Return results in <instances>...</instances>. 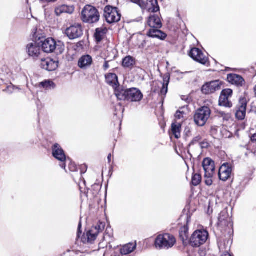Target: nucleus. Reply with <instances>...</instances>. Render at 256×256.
<instances>
[{
    "instance_id": "obj_1",
    "label": "nucleus",
    "mask_w": 256,
    "mask_h": 256,
    "mask_svg": "<svg viewBox=\"0 0 256 256\" xmlns=\"http://www.w3.org/2000/svg\"><path fill=\"white\" fill-rule=\"evenodd\" d=\"M116 96L118 100L130 102H139L143 98V94L139 89L127 88L122 86L116 90Z\"/></svg>"
},
{
    "instance_id": "obj_2",
    "label": "nucleus",
    "mask_w": 256,
    "mask_h": 256,
    "mask_svg": "<svg viewBox=\"0 0 256 256\" xmlns=\"http://www.w3.org/2000/svg\"><path fill=\"white\" fill-rule=\"evenodd\" d=\"M80 18L84 23L94 24L99 21L100 14L96 8L87 4L82 10Z\"/></svg>"
},
{
    "instance_id": "obj_3",
    "label": "nucleus",
    "mask_w": 256,
    "mask_h": 256,
    "mask_svg": "<svg viewBox=\"0 0 256 256\" xmlns=\"http://www.w3.org/2000/svg\"><path fill=\"white\" fill-rule=\"evenodd\" d=\"M175 236L168 233L158 234L154 240V245L158 250H168L176 244Z\"/></svg>"
},
{
    "instance_id": "obj_4",
    "label": "nucleus",
    "mask_w": 256,
    "mask_h": 256,
    "mask_svg": "<svg viewBox=\"0 0 256 256\" xmlns=\"http://www.w3.org/2000/svg\"><path fill=\"white\" fill-rule=\"evenodd\" d=\"M211 110L208 106H203L196 110L194 116L195 124L198 126H204L211 114Z\"/></svg>"
},
{
    "instance_id": "obj_5",
    "label": "nucleus",
    "mask_w": 256,
    "mask_h": 256,
    "mask_svg": "<svg viewBox=\"0 0 256 256\" xmlns=\"http://www.w3.org/2000/svg\"><path fill=\"white\" fill-rule=\"evenodd\" d=\"M63 32L68 39L74 40L82 37L84 34V28L80 23L74 22L68 26Z\"/></svg>"
},
{
    "instance_id": "obj_6",
    "label": "nucleus",
    "mask_w": 256,
    "mask_h": 256,
    "mask_svg": "<svg viewBox=\"0 0 256 256\" xmlns=\"http://www.w3.org/2000/svg\"><path fill=\"white\" fill-rule=\"evenodd\" d=\"M208 236L209 234L206 230H196L190 238V244L194 248L200 247L206 242Z\"/></svg>"
},
{
    "instance_id": "obj_7",
    "label": "nucleus",
    "mask_w": 256,
    "mask_h": 256,
    "mask_svg": "<svg viewBox=\"0 0 256 256\" xmlns=\"http://www.w3.org/2000/svg\"><path fill=\"white\" fill-rule=\"evenodd\" d=\"M248 102V100L246 96H242L240 97L238 104L234 110L236 119L242 120L245 118Z\"/></svg>"
},
{
    "instance_id": "obj_8",
    "label": "nucleus",
    "mask_w": 256,
    "mask_h": 256,
    "mask_svg": "<svg viewBox=\"0 0 256 256\" xmlns=\"http://www.w3.org/2000/svg\"><path fill=\"white\" fill-rule=\"evenodd\" d=\"M104 16L108 24L118 22L121 18V14L116 7L106 6L104 8Z\"/></svg>"
},
{
    "instance_id": "obj_9",
    "label": "nucleus",
    "mask_w": 256,
    "mask_h": 256,
    "mask_svg": "<svg viewBox=\"0 0 256 256\" xmlns=\"http://www.w3.org/2000/svg\"><path fill=\"white\" fill-rule=\"evenodd\" d=\"M188 56L194 61L206 66L210 65L208 56H206L200 48H192L188 53Z\"/></svg>"
},
{
    "instance_id": "obj_10",
    "label": "nucleus",
    "mask_w": 256,
    "mask_h": 256,
    "mask_svg": "<svg viewBox=\"0 0 256 256\" xmlns=\"http://www.w3.org/2000/svg\"><path fill=\"white\" fill-rule=\"evenodd\" d=\"M52 156L61 162L60 166L66 171V157L64 150L59 144L56 143L52 146Z\"/></svg>"
},
{
    "instance_id": "obj_11",
    "label": "nucleus",
    "mask_w": 256,
    "mask_h": 256,
    "mask_svg": "<svg viewBox=\"0 0 256 256\" xmlns=\"http://www.w3.org/2000/svg\"><path fill=\"white\" fill-rule=\"evenodd\" d=\"M223 82L220 80H212L206 82L202 87V93L206 95L214 94L216 92L221 89Z\"/></svg>"
},
{
    "instance_id": "obj_12",
    "label": "nucleus",
    "mask_w": 256,
    "mask_h": 256,
    "mask_svg": "<svg viewBox=\"0 0 256 256\" xmlns=\"http://www.w3.org/2000/svg\"><path fill=\"white\" fill-rule=\"evenodd\" d=\"M233 94V90L230 88L223 90L220 96L218 104L220 106L230 108L232 106V103L230 100Z\"/></svg>"
},
{
    "instance_id": "obj_13",
    "label": "nucleus",
    "mask_w": 256,
    "mask_h": 256,
    "mask_svg": "<svg viewBox=\"0 0 256 256\" xmlns=\"http://www.w3.org/2000/svg\"><path fill=\"white\" fill-rule=\"evenodd\" d=\"M58 66V62L47 58H42L40 62V67L48 71L55 70Z\"/></svg>"
},
{
    "instance_id": "obj_14",
    "label": "nucleus",
    "mask_w": 256,
    "mask_h": 256,
    "mask_svg": "<svg viewBox=\"0 0 256 256\" xmlns=\"http://www.w3.org/2000/svg\"><path fill=\"white\" fill-rule=\"evenodd\" d=\"M226 80L229 83L238 88L242 87L246 85L244 79L241 76L238 74H228Z\"/></svg>"
},
{
    "instance_id": "obj_15",
    "label": "nucleus",
    "mask_w": 256,
    "mask_h": 256,
    "mask_svg": "<svg viewBox=\"0 0 256 256\" xmlns=\"http://www.w3.org/2000/svg\"><path fill=\"white\" fill-rule=\"evenodd\" d=\"M41 44L42 50L48 54L53 52L56 48V42L52 38H45Z\"/></svg>"
},
{
    "instance_id": "obj_16",
    "label": "nucleus",
    "mask_w": 256,
    "mask_h": 256,
    "mask_svg": "<svg viewBox=\"0 0 256 256\" xmlns=\"http://www.w3.org/2000/svg\"><path fill=\"white\" fill-rule=\"evenodd\" d=\"M232 172V166L228 163L224 164L220 168L218 172L219 178L225 182L230 178Z\"/></svg>"
},
{
    "instance_id": "obj_17",
    "label": "nucleus",
    "mask_w": 256,
    "mask_h": 256,
    "mask_svg": "<svg viewBox=\"0 0 256 256\" xmlns=\"http://www.w3.org/2000/svg\"><path fill=\"white\" fill-rule=\"evenodd\" d=\"M160 28H150L146 33L147 36L151 38H156L164 40L167 37V34L160 30Z\"/></svg>"
},
{
    "instance_id": "obj_18",
    "label": "nucleus",
    "mask_w": 256,
    "mask_h": 256,
    "mask_svg": "<svg viewBox=\"0 0 256 256\" xmlns=\"http://www.w3.org/2000/svg\"><path fill=\"white\" fill-rule=\"evenodd\" d=\"M26 52L28 56L34 60L38 59L41 54L40 47L32 43L27 45Z\"/></svg>"
},
{
    "instance_id": "obj_19",
    "label": "nucleus",
    "mask_w": 256,
    "mask_h": 256,
    "mask_svg": "<svg viewBox=\"0 0 256 256\" xmlns=\"http://www.w3.org/2000/svg\"><path fill=\"white\" fill-rule=\"evenodd\" d=\"M93 62L92 57L88 54L82 56L78 62V66L82 70H86L90 68Z\"/></svg>"
},
{
    "instance_id": "obj_20",
    "label": "nucleus",
    "mask_w": 256,
    "mask_h": 256,
    "mask_svg": "<svg viewBox=\"0 0 256 256\" xmlns=\"http://www.w3.org/2000/svg\"><path fill=\"white\" fill-rule=\"evenodd\" d=\"M142 9L152 13L160 11L158 0H147L146 2H144Z\"/></svg>"
},
{
    "instance_id": "obj_21",
    "label": "nucleus",
    "mask_w": 256,
    "mask_h": 256,
    "mask_svg": "<svg viewBox=\"0 0 256 256\" xmlns=\"http://www.w3.org/2000/svg\"><path fill=\"white\" fill-rule=\"evenodd\" d=\"M105 78L106 83L114 88L116 94V90L118 88H121L118 81L117 75L114 73H108L105 75Z\"/></svg>"
},
{
    "instance_id": "obj_22",
    "label": "nucleus",
    "mask_w": 256,
    "mask_h": 256,
    "mask_svg": "<svg viewBox=\"0 0 256 256\" xmlns=\"http://www.w3.org/2000/svg\"><path fill=\"white\" fill-rule=\"evenodd\" d=\"M202 167L204 170V174L210 175L214 174L215 170L214 162L210 158H204L202 162Z\"/></svg>"
},
{
    "instance_id": "obj_23",
    "label": "nucleus",
    "mask_w": 256,
    "mask_h": 256,
    "mask_svg": "<svg viewBox=\"0 0 256 256\" xmlns=\"http://www.w3.org/2000/svg\"><path fill=\"white\" fill-rule=\"evenodd\" d=\"M30 37L32 41L40 44L46 38V34L42 30L34 28L32 30Z\"/></svg>"
},
{
    "instance_id": "obj_24",
    "label": "nucleus",
    "mask_w": 256,
    "mask_h": 256,
    "mask_svg": "<svg viewBox=\"0 0 256 256\" xmlns=\"http://www.w3.org/2000/svg\"><path fill=\"white\" fill-rule=\"evenodd\" d=\"M98 234L96 230L90 229L86 234H84L82 242L84 244H92L96 239Z\"/></svg>"
},
{
    "instance_id": "obj_25",
    "label": "nucleus",
    "mask_w": 256,
    "mask_h": 256,
    "mask_svg": "<svg viewBox=\"0 0 256 256\" xmlns=\"http://www.w3.org/2000/svg\"><path fill=\"white\" fill-rule=\"evenodd\" d=\"M146 24L150 28H161L162 26L160 17L154 14L150 15L148 18Z\"/></svg>"
},
{
    "instance_id": "obj_26",
    "label": "nucleus",
    "mask_w": 256,
    "mask_h": 256,
    "mask_svg": "<svg viewBox=\"0 0 256 256\" xmlns=\"http://www.w3.org/2000/svg\"><path fill=\"white\" fill-rule=\"evenodd\" d=\"M108 30L106 28L102 26L96 28L94 34V38L97 44L100 42L106 37Z\"/></svg>"
},
{
    "instance_id": "obj_27",
    "label": "nucleus",
    "mask_w": 256,
    "mask_h": 256,
    "mask_svg": "<svg viewBox=\"0 0 256 256\" xmlns=\"http://www.w3.org/2000/svg\"><path fill=\"white\" fill-rule=\"evenodd\" d=\"M74 11V6H68L62 4L56 6L54 9V12L56 16H60L63 13L69 14H72Z\"/></svg>"
},
{
    "instance_id": "obj_28",
    "label": "nucleus",
    "mask_w": 256,
    "mask_h": 256,
    "mask_svg": "<svg viewBox=\"0 0 256 256\" xmlns=\"http://www.w3.org/2000/svg\"><path fill=\"white\" fill-rule=\"evenodd\" d=\"M190 217H187L186 222L180 230L179 234L181 240L184 242L188 238V223L190 222Z\"/></svg>"
},
{
    "instance_id": "obj_29",
    "label": "nucleus",
    "mask_w": 256,
    "mask_h": 256,
    "mask_svg": "<svg viewBox=\"0 0 256 256\" xmlns=\"http://www.w3.org/2000/svg\"><path fill=\"white\" fill-rule=\"evenodd\" d=\"M136 244L129 243L122 246L120 249V252L124 256L128 255L133 252L136 248Z\"/></svg>"
},
{
    "instance_id": "obj_30",
    "label": "nucleus",
    "mask_w": 256,
    "mask_h": 256,
    "mask_svg": "<svg viewBox=\"0 0 256 256\" xmlns=\"http://www.w3.org/2000/svg\"><path fill=\"white\" fill-rule=\"evenodd\" d=\"M136 64V59L132 56H128L122 60V66L124 68L132 69Z\"/></svg>"
},
{
    "instance_id": "obj_31",
    "label": "nucleus",
    "mask_w": 256,
    "mask_h": 256,
    "mask_svg": "<svg viewBox=\"0 0 256 256\" xmlns=\"http://www.w3.org/2000/svg\"><path fill=\"white\" fill-rule=\"evenodd\" d=\"M172 132L176 138H179L181 135L182 124H180L172 123Z\"/></svg>"
},
{
    "instance_id": "obj_32",
    "label": "nucleus",
    "mask_w": 256,
    "mask_h": 256,
    "mask_svg": "<svg viewBox=\"0 0 256 256\" xmlns=\"http://www.w3.org/2000/svg\"><path fill=\"white\" fill-rule=\"evenodd\" d=\"M170 77L169 75H168V74L164 75V78H163L164 83L162 84V87L161 88L160 92V94L162 95L166 96V94H167L168 90V85L169 82H170Z\"/></svg>"
},
{
    "instance_id": "obj_33",
    "label": "nucleus",
    "mask_w": 256,
    "mask_h": 256,
    "mask_svg": "<svg viewBox=\"0 0 256 256\" xmlns=\"http://www.w3.org/2000/svg\"><path fill=\"white\" fill-rule=\"evenodd\" d=\"M230 220L228 214L226 212H222L219 214L218 217V224L222 226L223 224L226 225V224Z\"/></svg>"
},
{
    "instance_id": "obj_34",
    "label": "nucleus",
    "mask_w": 256,
    "mask_h": 256,
    "mask_svg": "<svg viewBox=\"0 0 256 256\" xmlns=\"http://www.w3.org/2000/svg\"><path fill=\"white\" fill-rule=\"evenodd\" d=\"M202 176L200 174L193 173L192 178L191 184L194 186H198L202 182Z\"/></svg>"
},
{
    "instance_id": "obj_35",
    "label": "nucleus",
    "mask_w": 256,
    "mask_h": 256,
    "mask_svg": "<svg viewBox=\"0 0 256 256\" xmlns=\"http://www.w3.org/2000/svg\"><path fill=\"white\" fill-rule=\"evenodd\" d=\"M105 223L101 222H98V224L95 226H92L91 229L95 230L96 231V233L99 234L100 232H102L105 228Z\"/></svg>"
},
{
    "instance_id": "obj_36",
    "label": "nucleus",
    "mask_w": 256,
    "mask_h": 256,
    "mask_svg": "<svg viewBox=\"0 0 256 256\" xmlns=\"http://www.w3.org/2000/svg\"><path fill=\"white\" fill-rule=\"evenodd\" d=\"M68 162V168L70 172H76L77 170V166L74 162L69 158H66V164Z\"/></svg>"
},
{
    "instance_id": "obj_37",
    "label": "nucleus",
    "mask_w": 256,
    "mask_h": 256,
    "mask_svg": "<svg viewBox=\"0 0 256 256\" xmlns=\"http://www.w3.org/2000/svg\"><path fill=\"white\" fill-rule=\"evenodd\" d=\"M214 174H210V175L204 174V183L208 186H210L213 183L212 178L213 177Z\"/></svg>"
},
{
    "instance_id": "obj_38",
    "label": "nucleus",
    "mask_w": 256,
    "mask_h": 256,
    "mask_svg": "<svg viewBox=\"0 0 256 256\" xmlns=\"http://www.w3.org/2000/svg\"><path fill=\"white\" fill-rule=\"evenodd\" d=\"M54 85V82L50 80H45L44 82H41L40 84V86L45 88H50L52 86H53Z\"/></svg>"
},
{
    "instance_id": "obj_39",
    "label": "nucleus",
    "mask_w": 256,
    "mask_h": 256,
    "mask_svg": "<svg viewBox=\"0 0 256 256\" xmlns=\"http://www.w3.org/2000/svg\"><path fill=\"white\" fill-rule=\"evenodd\" d=\"M202 140V137L198 135L196 136H195L193 138V139L190 142L189 144V146H190L192 145H194V144L198 143V142H200V141Z\"/></svg>"
},
{
    "instance_id": "obj_40",
    "label": "nucleus",
    "mask_w": 256,
    "mask_h": 256,
    "mask_svg": "<svg viewBox=\"0 0 256 256\" xmlns=\"http://www.w3.org/2000/svg\"><path fill=\"white\" fill-rule=\"evenodd\" d=\"M101 188V186L99 184H94L92 186V189L94 191L93 194H97Z\"/></svg>"
},
{
    "instance_id": "obj_41",
    "label": "nucleus",
    "mask_w": 256,
    "mask_h": 256,
    "mask_svg": "<svg viewBox=\"0 0 256 256\" xmlns=\"http://www.w3.org/2000/svg\"><path fill=\"white\" fill-rule=\"evenodd\" d=\"M200 145L202 148H207L210 144L206 140H204L202 142L200 143Z\"/></svg>"
},
{
    "instance_id": "obj_42",
    "label": "nucleus",
    "mask_w": 256,
    "mask_h": 256,
    "mask_svg": "<svg viewBox=\"0 0 256 256\" xmlns=\"http://www.w3.org/2000/svg\"><path fill=\"white\" fill-rule=\"evenodd\" d=\"M130 1L138 6L142 9V6H144V0H130Z\"/></svg>"
},
{
    "instance_id": "obj_43",
    "label": "nucleus",
    "mask_w": 256,
    "mask_h": 256,
    "mask_svg": "<svg viewBox=\"0 0 256 256\" xmlns=\"http://www.w3.org/2000/svg\"><path fill=\"white\" fill-rule=\"evenodd\" d=\"M184 114V112H181L180 110H177L175 114V118L177 120H180L183 118Z\"/></svg>"
},
{
    "instance_id": "obj_44",
    "label": "nucleus",
    "mask_w": 256,
    "mask_h": 256,
    "mask_svg": "<svg viewBox=\"0 0 256 256\" xmlns=\"http://www.w3.org/2000/svg\"><path fill=\"white\" fill-rule=\"evenodd\" d=\"M250 141L252 142L250 146H252V144H256V133L250 136Z\"/></svg>"
},
{
    "instance_id": "obj_45",
    "label": "nucleus",
    "mask_w": 256,
    "mask_h": 256,
    "mask_svg": "<svg viewBox=\"0 0 256 256\" xmlns=\"http://www.w3.org/2000/svg\"><path fill=\"white\" fill-rule=\"evenodd\" d=\"M253 144L254 146L250 148V150L251 152L254 155V156H256V144Z\"/></svg>"
},
{
    "instance_id": "obj_46",
    "label": "nucleus",
    "mask_w": 256,
    "mask_h": 256,
    "mask_svg": "<svg viewBox=\"0 0 256 256\" xmlns=\"http://www.w3.org/2000/svg\"><path fill=\"white\" fill-rule=\"evenodd\" d=\"M109 62L107 60H105L104 66H103V69L104 71H106L109 68L110 65L108 64Z\"/></svg>"
},
{
    "instance_id": "obj_47",
    "label": "nucleus",
    "mask_w": 256,
    "mask_h": 256,
    "mask_svg": "<svg viewBox=\"0 0 256 256\" xmlns=\"http://www.w3.org/2000/svg\"><path fill=\"white\" fill-rule=\"evenodd\" d=\"M81 228H82V224H81V222H80L79 223L78 226V234H77L78 238H80V235L82 234V232L81 230Z\"/></svg>"
},
{
    "instance_id": "obj_48",
    "label": "nucleus",
    "mask_w": 256,
    "mask_h": 256,
    "mask_svg": "<svg viewBox=\"0 0 256 256\" xmlns=\"http://www.w3.org/2000/svg\"><path fill=\"white\" fill-rule=\"evenodd\" d=\"M58 0H40V1L44 3H54L56 2Z\"/></svg>"
},
{
    "instance_id": "obj_49",
    "label": "nucleus",
    "mask_w": 256,
    "mask_h": 256,
    "mask_svg": "<svg viewBox=\"0 0 256 256\" xmlns=\"http://www.w3.org/2000/svg\"><path fill=\"white\" fill-rule=\"evenodd\" d=\"M217 132V129L215 128H212L210 130V134L212 136H214Z\"/></svg>"
},
{
    "instance_id": "obj_50",
    "label": "nucleus",
    "mask_w": 256,
    "mask_h": 256,
    "mask_svg": "<svg viewBox=\"0 0 256 256\" xmlns=\"http://www.w3.org/2000/svg\"><path fill=\"white\" fill-rule=\"evenodd\" d=\"M111 158H112V154H110L108 156V161L109 162H111Z\"/></svg>"
},
{
    "instance_id": "obj_51",
    "label": "nucleus",
    "mask_w": 256,
    "mask_h": 256,
    "mask_svg": "<svg viewBox=\"0 0 256 256\" xmlns=\"http://www.w3.org/2000/svg\"><path fill=\"white\" fill-rule=\"evenodd\" d=\"M222 256H232L231 254H230V253L226 252Z\"/></svg>"
},
{
    "instance_id": "obj_52",
    "label": "nucleus",
    "mask_w": 256,
    "mask_h": 256,
    "mask_svg": "<svg viewBox=\"0 0 256 256\" xmlns=\"http://www.w3.org/2000/svg\"><path fill=\"white\" fill-rule=\"evenodd\" d=\"M254 92L255 97L256 98V84L254 87Z\"/></svg>"
},
{
    "instance_id": "obj_53",
    "label": "nucleus",
    "mask_w": 256,
    "mask_h": 256,
    "mask_svg": "<svg viewBox=\"0 0 256 256\" xmlns=\"http://www.w3.org/2000/svg\"><path fill=\"white\" fill-rule=\"evenodd\" d=\"M78 44H80L81 45L80 43V42H78Z\"/></svg>"
}]
</instances>
